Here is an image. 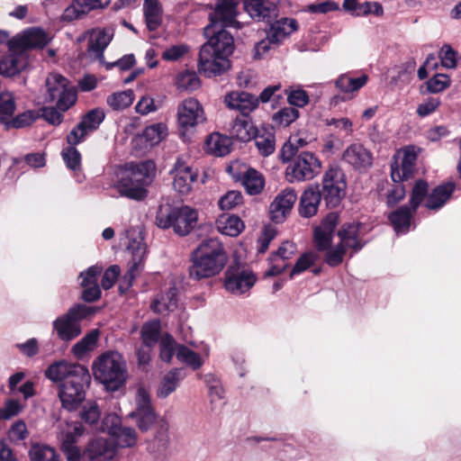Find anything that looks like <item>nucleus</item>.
<instances>
[{
    "mask_svg": "<svg viewBox=\"0 0 461 461\" xmlns=\"http://www.w3.org/2000/svg\"><path fill=\"white\" fill-rule=\"evenodd\" d=\"M240 0H218L215 8L209 14V24L204 27L207 38L200 50L198 69L206 77L222 74L230 67L229 57L234 50V40L227 28H240L237 21V6Z\"/></svg>",
    "mask_w": 461,
    "mask_h": 461,
    "instance_id": "nucleus-1",
    "label": "nucleus"
},
{
    "mask_svg": "<svg viewBox=\"0 0 461 461\" xmlns=\"http://www.w3.org/2000/svg\"><path fill=\"white\" fill-rule=\"evenodd\" d=\"M44 375L53 383H59L58 397L64 410L75 411L86 400L91 375L85 366L61 359L50 364Z\"/></svg>",
    "mask_w": 461,
    "mask_h": 461,
    "instance_id": "nucleus-2",
    "label": "nucleus"
},
{
    "mask_svg": "<svg viewBox=\"0 0 461 461\" xmlns=\"http://www.w3.org/2000/svg\"><path fill=\"white\" fill-rule=\"evenodd\" d=\"M227 260V254L218 239L203 240L192 252L189 276L194 280H201L218 275Z\"/></svg>",
    "mask_w": 461,
    "mask_h": 461,
    "instance_id": "nucleus-3",
    "label": "nucleus"
},
{
    "mask_svg": "<svg viewBox=\"0 0 461 461\" xmlns=\"http://www.w3.org/2000/svg\"><path fill=\"white\" fill-rule=\"evenodd\" d=\"M155 169V163L151 160L131 164L116 184L119 194L129 199L144 200L148 195L147 186L153 181Z\"/></svg>",
    "mask_w": 461,
    "mask_h": 461,
    "instance_id": "nucleus-4",
    "label": "nucleus"
},
{
    "mask_svg": "<svg viewBox=\"0 0 461 461\" xmlns=\"http://www.w3.org/2000/svg\"><path fill=\"white\" fill-rule=\"evenodd\" d=\"M92 369L95 380L113 392L122 387L128 377L126 361L118 351L109 350L101 354L93 362Z\"/></svg>",
    "mask_w": 461,
    "mask_h": 461,
    "instance_id": "nucleus-5",
    "label": "nucleus"
},
{
    "mask_svg": "<svg viewBox=\"0 0 461 461\" xmlns=\"http://www.w3.org/2000/svg\"><path fill=\"white\" fill-rule=\"evenodd\" d=\"M198 212L190 206H175L168 202L158 206L156 225L160 229L172 228L179 236L189 234L197 225Z\"/></svg>",
    "mask_w": 461,
    "mask_h": 461,
    "instance_id": "nucleus-6",
    "label": "nucleus"
},
{
    "mask_svg": "<svg viewBox=\"0 0 461 461\" xmlns=\"http://www.w3.org/2000/svg\"><path fill=\"white\" fill-rule=\"evenodd\" d=\"M95 312L94 307L76 303L52 321V332L60 341L69 343L82 334V321Z\"/></svg>",
    "mask_w": 461,
    "mask_h": 461,
    "instance_id": "nucleus-7",
    "label": "nucleus"
},
{
    "mask_svg": "<svg viewBox=\"0 0 461 461\" xmlns=\"http://www.w3.org/2000/svg\"><path fill=\"white\" fill-rule=\"evenodd\" d=\"M339 223L337 212H330L321 221V225L314 230V242L320 251L327 250L325 262L330 267H337L342 263L346 248L339 243L336 247L330 248L333 232Z\"/></svg>",
    "mask_w": 461,
    "mask_h": 461,
    "instance_id": "nucleus-8",
    "label": "nucleus"
},
{
    "mask_svg": "<svg viewBox=\"0 0 461 461\" xmlns=\"http://www.w3.org/2000/svg\"><path fill=\"white\" fill-rule=\"evenodd\" d=\"M48 102L57 100V107L61 112L68 111L77 99V90L69 81L58 73H51L46 79Z\"/></svg>",
    "mask_w": 461,
    "mask_h": 461,
    "instance_id": "nucleus-9",
    "label": "nucleus"
},
{
    "mask_svg": "<svg viewBox=\"0 0 461 461\" xmlns=\"http://www.w3.org/2000/svg\"><path fill=\"white\" fill-rule=\"evenodd\" d=\"M346 176L337 166H330L322 177L321 193L327 207L339 206L346 194Z\"/></svg>",
    "mask_w": 461,
    "mask_h": 461,
    "instance_id": "nucleus-10",
    "label": "nucleus"
},
{
    "mask_svg": "<svg viewBox=\"0 0 461 461\" xmlns=\"http://www.w3.org/2000/svg\"><path fill=\"white\" fill-rule=\"evenodd\" d=\"M321 161L312 152H301L289 163L285 176L288 182L313 179L321 171Z\"/></svg>",
    "mask_w": 461,
    "mask_h": 461,
    "instance_id": "nucleus-11",
    "label": "nucleus"
},
{
    "mask_svg": "<svg viewBox=\"0 0 461 461\" xmlns=\"http://www.w3.org/2000/svg\"><path fill=\"white\" fill-rule=\"evenodd\" d=\"M138 428L145 432L150 429L157 420V414L152 406L149 393L143 387L138 388L135 394V409L129 413Z\"/></svg>",
    "mask_w": 461,
    "mask_h": 461,
    "instance_id": "nucleus-12",
    "label": "nucleus"
},
{
    "mask_svg": "<svg viewBox=\"0 0 461 461\" xmlns=\"http://www.w3.org/2000/svg\"><path fill=\"white\" fill-rule=\"evenodd\" d=\"M206 120L203 109L194 98L184 100L177 107V124L181 137Z\"/></svg>",
    "mask_w": 461,
    "mask_h": 461,
    "instance_id": "nucleus-13",
    "label": "nucleus"
},
{
    "mask_svg": "<svg viewBox=\"0 0 461 461\" xmlns=\"http://www.w3.org/2000/svg\"><path fill=\"white\" fill-rule=\"evenodd\" d=\"M104 117V113L100 108H95L86 113L82 117L80 122L67 136L68 143L74 146L84 141L90 133L99 128Z\"/></svg>",
    "mask_w": 461,
    "mask_h": 461,
    "instance_id": "nucleus-14",
    "label": "nucleus"
},
{
    "mask_svg": "<svg viewBox=\"0 0 461 461\" xmlns=\"http://www.w3.org/2000/svg\"><path fill=\"white\" fill-rule=\"evenodd\" d=\"M84 431L83 426L77 422L67 423L66 427L61 429L59 439L60 441V449L67 461L80 460L81 451L77 443L84 434Z\"/></svg>",
    "mask_w": 461,
    "mask_h": 461,
    "instance_id": "nucleus-15",
    "label": "nucleus"
},
{
    "mask_svg": "<svg viewBox=\"0 0 461 461\" xmlns=\"http://www.w3.org/2000/svg\"><path fill=\"white\" fill-rule=\"evenodd\" d=\"M256 277L252 272L231 266L225 273V288L234 294H241L249 291L255 284Z\"/></svg>",
    "mask_w": 461,
    "mask_h": 461,
    "instance_id": "nucleus-16",
    "label": "nucleus"
},
{
    "mask_svg": "<svg viewBox=\"0 0 461 461\" xmlns=\"http://www.w3.org/2000/svg\"><path fill=\"white\" fill-rule=\"evenodd\" d=\"M50 41L45 32L40 28H32L24 31L22 34L16 35L8 41V46L14 50H21L24 53L26 50L43 48Z\"/></svg>",
    "mask_w": 461,
    "mask_h": 461,
    "instance_id": "nucleus-17",
    "label": "nucleus"
},
{
    "mask_svg": "<svg viewBox=\"0 0 461 461\" xmlns=\"http://www.w3.org/2000/svg\"><path fill=\"white\" fill-rule=\"evenodd\" d=\"M278 0H245L244 9L258 22L271 23L278 16Z\"/></svg>",
    "mask_w": 461,
    "mask_h": 461,
    "instance_id": "nucleus-18",
    "label": "nucleus"
},
{
    "mask_svg": "<svg viewBox=\"0 0 461 461\" xmlns=\"http://www.w3.org/2000/svg\"><path fill=\"white\" fill-rule=\"evenodd\" d=\"M342 161L357 171H364L373 164L372 152L363 144H350L342 153Z\"/></svg>",
    "mask_w": 461,
    "mask_h": 461,
    "instance_id": "nucleus-19",
    "label": "nucleus"
},
{
    "mask_svg": "<svg viewBox=\"0 0 461 461\" xmlns=\"http://www.w3.org/2000/svg\"><path fill=\"white\" fill-rule=\"evenodd\" d=\"M174 176L173 187L181 194H187L192 189V184L197 180L198 174L184 160L177 158L174 167L170 170Z\"/></svg>",
    "mask_w": 461,
    "mask_h": 461,
    "instance_id": "nucleus-20",
    "label": "nucleus"
},
{
    "mask_svg": "<svg viewBox=\"0 0 461 461\" xmlns=\"http://www.w3.org/2000/svg\"><path fill=\"white\" fill-rule=\"evenodd\" d=\"M102 267L92 266L85 272H81L79 278L80 285L83 287L81 298L86 303H93L101 297V289L97 284V276L102 273Z\"/></svg>",
    "mask_w": 461,
    "mask_h": 461,
    "instance_id": "nucleus-21",
    "label": "nucleus"
},
{
    "mask_svg": "<svg viewBox=\"0 0 461 461\" xmlns=\"http://www.w3.org/2000/svg\"><path fill=\"white\" fill-rule=\"evenodd\" d=\"M297 200V194L293 188L283 190L271 203L269 213L272 221L282 222L286 214L292 210Z\"/></svg>",
    "mask_w": 461,
    "mask_h": 461,
    "instance_id": "nucleus-22",
    "label": "nucleus"
},
{
    "mask_svg": "<svg viewBox=\"0 0 461 461\" xmlns=\"http://www.w3.org/2000/svg\"><path fill=\"white\" fill-rule=\"evenodd\" d=\"M113 32L112 29L92 30L87 45L89 56L98 60L101 64L104 63V52L113 40Z\"/></svg>",
    "mask_w": 461,
    "mask_h": 461,
    "instance_id": "nucleus-23",
    "label": "nucleus"
},
{
    "mask_svg": "<svg viewBox=\"0 0 461 461\" xmlns=\"http://www.w3.org/2000/svg\"><path fill=\"white\" fill-rule=\"evenodd\" d=\"M417 155L411 148L403 149L401 161L391 165V177L394 183L406 181L412 176Z\"/></svg>",
    "mask_w": 461,
    "mask_h": 461,
    "instance_id": "nucleus-24",
    "label": "nucleus"
},
{
    "mask_svg": "<svg viewBox=\"0 0 461 461\" xmlns=\"http://www.w3.org/2000/svg\"><path fill=\"white\" fill-rule=\"evenodd\" d=\"M224 103L230 109L240 111L243 116H247L258 107V99L248 92L233 91L225 95Z\"/></svg>",
    "mask_w": 461,
    "mask_h": 461,
    "instance_id": "nucleus-25",
    "label": "nucleus"
},
{
    "mask_svg": "<svg viewBox=\"0 0 461 461\" xmlns=\"http://www.w3.org/2000/svg\"><path fill=\"white\" fill-rule=\"evenodd\" d=\"M115 454L116 447L114 442L104 438H97L91 440L85 450V455L90 461L110 460Z\"/></svg>",
    "mask_w": 461,
    "mask_h": 461,
    "instance_id": "nucleus-26",
    "label": "nucleus"
},
{
    "mask_svg": "<svg viewBox=\"0 0 461 461\" xmlns=\"http://www.w3.org/2000/svg\"><path fill=\"white\" fill-rule=\"evenodd\" d=\"M362 224L359 222L344 223L338 232L340 244L346 249H352L354 252L361 250L365 242L359 238V231Z\"/></svg>",
    "mask_w": 461,
    "mask_h": 461,
    "instance_id": "nucleus-27",
    "label": "nucleus"
},
{
    "mask_svg": "<svg viewBox=\"0 0 461 461\" xmlns=\"http://www.w3.org/2000/svg\"><path fill=\"white\" fill-rule=\"evenodd\" d=\"M322 194L319 185L310 186L304 190L299 203V213L302 217L310 218L318 212Z\"/></svg>",
    "mask_w": 461,
    "mask_h": 461,
    "instance_id": "nucleus-28",
    "label": "nucleus"
},
{
    "mask_svg": "<svg viewBox=\"0 0 461 461\" xmlns=\"http://www.w3.org/2000/svg\"><path fill=\"white\" fill-rule=\"evenodd\" d=\"M10 53L0 60V75L14 77L19 74L27 65L26 56L21 50H14L9 47Z\"/></svg>",
    "mask_w": 461,
    "mask_h": 461,
    "instance_id": "nucleus-29",
    "label": "nucleus"
},
{
    "mask_svg": "<svg viewBox=\"0 0 461 461\" xmlns=\"http://www.w3.org/2000/svg\"><path fill=\"white\" fill-rule=\"evenodd\" d=\"M115 421L109 428V434L113 438L117 447H131L136 444L137 433L133 428L123 427L121 425L118 417L113 418Z\"/></svg>",
    "mask_w": 461,
    "mask_h": 461,
    "instance_id": "nucleus-30",
    "label": "nucleus"
},
{
    "mask_svg": "<svg viewBox=\"0 0 461 461\" xmlns=\"http://www.w3.org/2000/svg\"><path fill=\"white\" fill-rule=\"evenodd\" d=\"M270 28L267 32L269 41L277 45L298 28V23L294 19L281 18L280 20L268 23Z\"/></svg>",
    "mask_w": 461,
    "mask_h": 461,
    "instance_id": "nucleus-31",
    "label": "nucleus"
},
{
    "mask_svg": "<svg viewBox=\"0 0 461 461\" xmlns=\"http://www.w3.org/2000/svg\"><path fill=\"white\" fill-rule=\"evenodd\" d=\"M177 290L176 287L168 288L165 293L158 294L150 303V309L158 314H167L173 312L177 306Z\"/></svg>",
    "mask_w": 461,
    "mask_h": 461,
    "instance_id": "nucleus-32",
    "label": "nucleus"
},
{
    "mask_svg": "<svg viewBox=\"0 0 461 461\" xmlns=\"http://www.w3.org/2000/svg\"><path fill=\"white\" fill-rule=\"evenodd\" d=\"M454 191L455 184L452 182L436 186L428 194L425 206L429 210H438L441 208L450 198Z\"/></svg>",
    "mask_w": 461,
    "mask_h": 461,
    "instance_id": "nucleus-33",
    "label": "nucleus"
},
{
    "mask_svg": "<svg viewBox=\"0 0 461 461\" xmlns=\"http://www.w3.org/2000/svg\"><path fill=\"white\" fill-rule=\"evenodd\" d=\"M231 140L227 136L220 133H212L205 140V149L208 153L223 157L230 151Z\"/></svg>",
    "mask_w": 461,
    "mask_h": 461,
    "instance_id": "nucleus-34",
    "label": "nucleus"
},
{
    "mask_svg": "<svg viewBox=\"0 0 461 461\" xmlns=\"http://www.w3.org/2000/svg\"><path fill=\"white\" fill-rule=\"evenodd\" d=\"M415 212L416 211H412L410 205H403L390 213L389 220L396 232L404 233L409 230L411 219Z\"/></svg>",
    "mask_w": 461,
    "mask_h": 461,
    "instance_id": "nucleus-35",
    "label": "nucleus"
},
{
    "mask_svg": "<svg viewBox=\"0 0 461 461\" xmlns=\"http://www.w3.org/2000/svg\"><path fill=\"white\" fill-rule=\"evenodd\" d=\"M181 380V370L174 368L167 372L163 377L158 389L157 396L158 398H167L170 393L175 392L179 385Z\"/></svg>",
    "mask_w": 461,
    "mask_h": 461,
    "instance_id": "nucleus-36",
    "label": "nucleus"
},
{
    "mask_svg": "<svg viewBox=\"0 0 461 461\" xmlns=\"http://www.w3.org/2000/svg\"><path fill=\"white\" fill-rule=\"evenodd\" d=\"M244 223L240 217L232 214L228 216H221L217 221L218 230L227 236L236 237L244 229Z\"/></svg>",
    "mask_w": 461,
    "mask_h": 461,
    "instance_id": "nucleus-37",
    "label": "nucleus"
},
{
    "mask_svg": "<svg viewBox=\"0 0 461 461\" xmlns=\"http://www.w3.org/2000/svg\"><path fill=\"white\" fill-rule=\"evenodd\" d=\"M242 185L249 194H259L265 185V180L261 173L254 168L248 169L242 178Z\"/></svg>",
    "mask_w": 461,
    "mask_h": 461,
    "instance_id": "nucleus-38",
    "label": "nucleus"
},
{
    "mask_svg": "<svg viewBox=\"0 0 461 461\" xmlns=\"http://www.w3.org/2000/svg\"><path fill=\"white\" fill-rule=\"evenodd\" d=\"M368 80L366 74L358 77H350L348 74L341 75L335 82L336 86L344 93H353L362 88Z\"/></svg>",
    "mask_w": 461,
    "mask_h": 461,
    "instance_id": "nucleus-39",
    "label": "nucleus"
},
{
    "mask_svg": "<svg viewBox=\"0 0 461 461\" xmlns=\"http://www.w3.org/2000/svg\"><path fill=\"white\" fill-rule=\"evenodd\" d=\"M98 338L99 330H92L72 347V354L78 359L82 358L88 351L94 348Z\"/></svg>",
    "mask_w": 461,
    "mask_h": 461,
    "instance_id": "nucleus-40",
    "label": "nucleus"
},
{
    "mask_svg": "<svg viewBox=\"0 0 461 461\" xmlns=\"http://www.w3.org/2000/svg\"><path fill=\"white\" fill-rule=\"evenodd\" d=\"M143 8L148 29L157 30L161 23V9L158 0H145Z\"/></svg>",
    "mask_w": 461,
    "mask_h": 461,
    "instance_id": "nucleus-41",
    "label": "nucleus"
},
{
    "mask_svg": "<svg viewBox=\"0 0 461 461\" xmlns=\"http://www.w3.org/2000/svg\"><path fill=\"white\" fill-rule=\"evenodd\" d=\"M29 457L31 461H59L56 450L41 443H34L32 445L29 450Z\"/></svg>",
    "mask_w": 461,
    "mask_h": 461,
    "instance_id": "nucleus-42",
    "label": "nucleus"
},
{
    "mask_svg": "<svg viewBox=\"0 0 461 461\" xmlns=\"http://www.w3.org/2000/svg\"><path fill=\"white\" fill-rule=\"evenodd\" d=\"M128 249L131 252V259L128 263V274L131 278H134L145 258L146 247L140 242H134L128 246Z\"/></svg>",
    "mask_w": 461,
    "mask_h": 461,
    "instance_id": "nucleus-43",
    "label": "nucleus"
},
{
    "mask_svg": "<svg viewBox=\"0 0 461 461\" xmlns=\"http://www.w3.org/2000/svg\"><path fill=\"white\" fill-rule=\"evenodd\" d=\"M231 138L246 142L251 139V126L249 122L242 115L237 117L231 123L230 129Z\"/></svg>",
    "mask_w": 461,
    "mask_h": 461,
    "instance_id": "nucleus-44",
    "label": "nucleus"
},
{
    "mask_svg": "<svg viewBox=\"0 0 461 461\" xmlns=\"http://www.w3.org/2000/svg\"><path fill=\"white\" fill-rule=\"evenodd\" d=\"M161 323L159 320L145 323L141 328L142 344L154 347L160 338Z\"/></svg>",
    "mask_w": 461,
    "mask_h": 461,
    "instance_id": "nucleus-45",
    "label": "nucleus"
},
{
    "mask_svg": "<svg viewBox=\"0 0 461 461\" xmlns=\"http://www.w3.org/2000/svg\"><path fill=\"white\" fill-rule=\"evenodd\" d=\"M134 100V93L128 89L122 92L113 93L107 97V104L113 110H123L129 107Z\"/></svg>",
    "mask_w": 461,
    "mask_h": 461,
    "instance_id": "nucleus-46",
    "label": "nucleus"
},
{
    "mask_svg": "<svg viewBox=\"0 0 461 461\" xmlns=\"http://www.w3.org/2000/svg\"><path fill=\"white\" fill-rule=\"evenodd\" d=\"M176 357L179 361L191 366L194 370L199 369L203 365L200 355L184 345L177 347Z\"/></svg>",
    "mask_w": 461,
    "mask_h": 461,
    "instance_id": "nucleus-47",
    "label": "nucleus"
},
{
    "mask_svg": "<svg viewBox=\"0 0 461 461\" xmlns=\"http://www.w3.org/2000/svg\"><path fill=\"white\" fill-rule=\"evenodd\" d=\"M176 343L174 338L169 334H165L159 340V357L162 361L169 363L173 356L176 354Z\"/></svg>",
    "mask_w": 461,
    "mask_h": 461,
    "instance_id": "nucleus-48",
    "label": "nucleus"
},
{
    "mask_svg": "<svg viewBox=\"0 0 461 461\" xmlns=\"http://www.w3.org/2000/svg\"><path fill=\"white\" fill-rule=\"evenodd\" d=\"M299 111L295 107L282 108L273 115V122L281 127H287L299 117Z\"/></svg>",
    "mask_w": 461,
    "mask_h": 461,
    "instance_id": "nucleus-49",
    "label": "nucleus"
},
{
    "mask_svg": "<svg viewBox=\"0 0 461 461\" xmlns=\"http://www.w3.org/2000/svg\"><path fill=\"white\" fill-rule=\"evenodd\" d=\"M255 145L262 156L267 157L276 149L275 135L271 132L257 135L255 137Z\"/></svg>",
    "mask_w": 461,
    "mask_h": 461,
    "instance_id": "nucleus-50",
    "label": "nucleus"
},
{
    "mask_svg": "<svg viewBox=\"0 0 461 461\" xmlns=\"http://www.w3.org/2000/svg\"><path fill=\"white\" fill-rule=\"evenodd\" d=\"M428 188L429 185L426 181L419 179L415 182L410 199V206L411 207L412 211H416L424 198L427 196Z\"/></svg>",
    "mask_w": 461,
    "mask_h": 461,
    "instance_id": "nucleus-51",
    "label": "nucleus"
},
{
    "mask_svg": "<svg viewBox=\"0 0 461 461\" xmlns=\"http://www.w3.org/2000/svg\"><path fill=\"white\" fill-rule=\"evenodd\" d=\"M200 86V80L194 72L185 71L177 76V87L187 91H194Z\"/></svg>",
    "mask_w": 461,
    "mask_h": 461,
    "instance_id": "nucleus-52",
    "label": "nucleus"
},
{
    "mask_svg": "<svg viewBox=\"0 0 461 461\" xmlns=\"http://www.w3.org/2000/svg\"><path fill=\"white\" fill-rule=\"evenodd\" d=\"M204 382L208 388L211 402L221 400L223 398L224 391L220 380L212 374L204 376Z\"/></svg>",
    "mask_w": 461,
    "mask_h": 461,
    "instance_id": "nucleus-53",
    "label": "nucleus"
},
{
    "mask_svg": "<svg viewBox=\"0 0 461 461\" xmlns=\"http://www.w3.org/2000/svg\"><path fill=\"white\" fill-rule=\"evenodd\" d=\"M296 251L297 249L294 242L285 241L279 247L277 251L272 254V256L270 257V260L286 263V260L290 259L293 256H294Z\"/></svg>",
    "mask_w": 461,
    "mask_h": 461,
    "instance_id": "nucleus-54",
    "label": "nucleus"
},
{
    "mask_svg": "<svg viewBox=\"0 0 461 461\" xmlns=\"http://www.w3.org/2000/svg\"><path fill=\"white\" fill-rule=\"evenodd\" d=\"M77 145H69V147L65 148L62 152V158L66 163L67 167L72 170H77L80 167L81 162V155L79 151L76 149Z\"/></svg>",
    "mask_w": 461,
    "mask_h": 461,
    "instance_id": "nucleus-55",
    "label": "nucleus"
},
{
    "mask_svg": "<svg viewBox=\"0 0 461 461\" xmlns=\"http://www.w3.org/2000/svg\"><path fill=\"white\" fill-rule=\"evenodd\" d=\"M36 119L37 115L32 111H26L13 119H9L5 126L7 129H20L31 125Z\"/></svg>",
    "mask_w": 461,
    "mask_h": 461,
    "instance_id": "nucleus-56",
    "label": "nucleus"
},
{
    "mask_svg": "<svg viewBox=\"0 0 461 461\" xmlns=\"http://www.w3.org/2000/svg\"><path fill=\"white\" fill-rule=\"evenodd\" d=\"M101 411L95 402H88L84 405L83 410L80 412L81 419L88 423L95 424L99 420Z\"/></svg>",
    "mask_w": 461,
    "mask_h": 461,
    "instance_id": "nucleus-57",
    "label": "nucleus"
},
{
    "mask_svg": "<svg viewBox=\"0 0 461 461\" xmlns=\"http://www.w3.org/2000/svg\"><path fill=\"white\" fill-rule=\"evenodd\" d=\"M166 126L162 123H156L146 127L143 136L152 144L158 143L166 135Z\"/></svg>",
    "mask_w": 461,
    "mask_h": 461,
    "instance_id": "nucleus-58",
    "label": "nucleus"
},
{
    "mask_svg": "<svg viewBox=\"0 0 461 461\" xmlns=\"http://www.w3.org/2000/svg\"><path fill=\"white\" fill-rule=\"evenodd\" d=\"M242 194L239 191H229L219 200V206L221 210H231L242 203Z\"/></svg>",
    "mask_w": 461,
    "mask_h": 461,
    "instance_id": "nucleus-59",
    "label": "nucleus"
},
{
    "mask_svg": "<svg viewBox=\"0 0 461 461\" xmlns=\"http://www.w3.org/2000/svg\"><path fill=\"white\" fill-rule=\"evenodd\" d=\"M449 78L443 74H438L427 81V89L429 93H439L449 86Z\"/></svg>",
    "mask_w": 461,
    "mask_h": 461,
    "instance_id": "nucleus-60",
    "label": "nucleus"
},
{
    "mask_svg": "<svg viewBox=\"0 0 461 461\" xmlns=\"http://www.w3.org/2000/svg\"><path fill=\"white\" fill-rule=\"evenodd\" d=\"M317 256L314 253L309 252L302 255L296 261V264L293 267L290 276L293 277L310 267L312 264L315 262Z\"/></svg>",
    "mask_w": 461,
    "mask_h": 461,
    "instance_id": "nucleus-61",
    "label": "nucleus"
},
{
    "mask_svg": "<svg viewBox=\"0 0 461 461\" xmlns=\"http://www.w3.org/2000/svg\"><path fill=\"white\" fill-rule=\"evenodd\" d=\"M22 408L18 401L14 399L7 400L4 407L0 408V420H9L16 416L22 411Z\"/></svg>",
    "mask_w": 461,
    "mask_h": 461,
    "instance_id": "nucleus-62",
    "label": "nucleus"
},
{
    "mask_svg": "<svg viewBox=\"0 0 461 461\" xmlns=\"http://www.w3.org/2000/svg\"><path fill=\"white\" fill-rule=\"evenodd\" d=\"M27 426L25 422L23 420H18L14 422L8 431V437L12 441L23 440L27 438Z\"/></svg>",
    "mask_w": 461,
    "mask_h": 461,
    "instance_id": "nucleus-63",
    "label": "nucleus"
},
{
    "mask_svg": "<svg viewBox=\"0 0 461 461\" xmlns=\"http://www.w3.org/2000/svg\"><path fill=\"white\" fill-rule=\"evenodd\" d=\"M287 101L294 107H303L309 103V95L303 89L293 90L287 94Z\"/></svg>",
    "mask_w": 461,
    "mask_h": 461,
    "instance_id": "nucleus-64",
    "label": "nucleus"
}]
</instances>
